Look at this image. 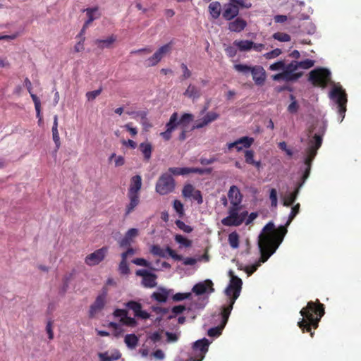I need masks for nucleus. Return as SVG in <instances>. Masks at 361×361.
I'll list each match as a JSON object with an SVG mask.
<instances>
[{
  "label": "nucleus",
  "mask_w": 361,
  "mask_h": 361,
  "mask_svg": "<svg viewBox=\"0 0 361 361\" xmlns=\"http://www.w3.org/2000/svg\"><path fill=\"white\" fill-rule=\"evenodd\" d=\"M288 231L285 226L275 228L272 221L267 223L259 236L260 257L257 264L264 263L276 252Z\"/></svg>",
  "instance_id": "nucleus-1"
},
{
  "label": "nucleus",
  "mask_w": 361,
  "mask_h": 361,
  "mask_svg": "<svg viewBox=\"0 0 361 361\" xmlns=\"http://www.w3.org/2000/svg\"><path fill=\"white\" fill-rule=\"evenodd\" d=\"M314 64V61L312 59L302 61H293L288 64L284 60H280L271 64L269 69L271 71L279 72L271 76L273 80L291 82L298 80L302 75V73L298 71L299 69H308Z\"/></svg>",
  "instance_id": "nucleus-2"
},
{
  "label": "nucleus",
  "mask_w": 361,
  "mask_h": 361,
  "mask_svg": "<svg viewBox=\"0 0 361 361\" xmlns=\"http://www.w3.org/2000/svg\"><path fill=\"white\" fill-rule=\"evenodd\" d=\"M243 281L236 276H231L230 283L225 290V294L228 297V304L221 307V322L216 327L211 328L208 330V336L210 337L219 336L221 334L222 329L226 326L231 312L233 309L235 300L240 294Z\"/></svg>",
  "instance_id": "nucleus-3"
},
{
  "label": "nucleus",
  "mask_w": 361,
  "mask_h": 361,
  "mask_svg": "<svg viewBox=\"0 0 361 361\" xmlns=\"http://www.w3.org/2000/svg\"><path fill=\"white\" fill-rule=\"evenodd\" d=\"M300 313L303 318L298 322V326L303 333L310 332L311 337H313L314 332L312 331V328L318 327L319 322L325 313L324 305L318 299L315 302L310 301Z\"/></svg>",
  "instance_id": "nucleus-4"
},
{
  "label": "nucleus",
  "mask_w": 361,
  "mask_h": 361,
  "mask_svg": "<svg viewBox=\"0 0 361 361\" xmlns=\"http://www.w3.org/2000/svg\"><path fill=\"white\" fill-rule=\"evenodd\" d=\"M322 144V137L320 135L315 134L308 142L307 147L305 150V159L304 164L305 169L302 176L301 177V181L297 183L296 188L294 191L290 192L295 198L297 199L300 190L302 187L305 180L309 178L310 174V170L312 167V163L314 159L317 150L320 148Z\"/></svg>",
  "instance_id": "nucleus-5"
},
{
  "label": "nucleus",
  "mask_w": 361,
  "mask_h": 361,
  "mask_svg": "<svg viewBox=\"0 0 361 361\" xmlns=\"http://www.w3.org/2000/svg\"><path fill=\"white\" fill-rule=\"evenodd\" d=\"M193 118L192 114L185 113L178 118V114L177 112L173 113L170 116L169 122L166 124V130L161 132L160 135L164 140L169 141L171 138L172 132L174 131L178 126H180L182 131L179 134L178 140L180 141H184L187 137L186 128L192 121Z\"/></svg>",
  "instance_id": "nucleus-6"
},
{
  "label": "nucleus",
  "mask_w": 361,
  "mask_h": 361,
  "mask_svg": "<svg viewBox=\"0 0 361 361\" xmlns=\"http://www.w3.org/2000/svg\"><path fill=\"white\" fill-rule=\"evenodd\" d=\"M308 80L314 86L329 88V90H343L339 83L331 80V73L326 68H316L309 73Z\"/></svg>",
  "instance_id": "nucleus-7"
},
{
  "label": "nucleus",
  "mask_w": 361,
  "mask_h": 361,
  "mask_svg": "<svg viewBox=\"0 0 361 361\" xmlns=\"http://www.w3.org/2000/svg\"><path fill=\"white\" fill-rule=\"evenodd\" d=\"M240 209V205L231 204L228 209V216L221 221L223 225L226 226H240L247 216V212H244L239 214Z\"/></svg>",
  "instance_id": "nucleus-8"
},
{
  "label": "nucleus",
  "mask_w": 361,
  "mask_h": 361,
  "mask_svg": "<svg viewBox=\"0 0 361 361\" xmlns=\"http://www.w3.org/2000/svg\"><path fill=\"white\" fill-rule=\"evenodd\" d=\"M176 187V182L173 176L169 173H162L158 178L155 190L161 195L172 192Z\"/></svg>",
  "instance_id": "nucleus-9"
},
{
  "label": "nucleus",
  "mask_w": 361,
  "mask_h": 361,
  "mask_svg": "<svg viewBox=\"0 0 361 361\" xmlns=\"http://www.w3.org/2000/svg\"><path fill=\"white\" fill-rule=\"evenodd\" d=\"M329 98L336 105L337 111L340 117V122L345 118L348 96L346 92H329Z\"/></svg>",
  "instance_id": "nucleus-10"
},
{
  "label": "nucleus",
  "mask_w": 361,
  "mask_h": 361,
  "mask_svg": "<svg viewBox=\"0 0 361 361\" xmlns=\"http://www.w3.org/2000/svg\"><path fill=\"white\" fill-rule=\"evenodd\" d=\"M108 294V289L104 287L100 294L97 295L94 302L90 305L89 310V317L94 318L97 313L101 312L106 303V297Z\"/></svg>",
  "instance_id": "nucleus-11"
},
{
  "label": "nucleus",
  "mask_w": 361,
  "mask_h": 361,
  "mask_svg": "<svg viewBox=\"0 0 361 361\" xmlns=\"http://www.w3.org/2000/svg\"><path fill=\"white\" fill-rule=\"evenodd\" d=\"M108 252L107 247H102L86 256L85 262L88 266H95L104 260Z\"/></svg>",
  "instance_id": "nucleus-12"
},
{
  "label": "nucleus",
  "mask_w": 361,
  "mask_h": 361,
  "mask_svg": "<svg viewBox=\"0 0 361 361\" xmlns=\"http://www.w3.org/2000/svg\"><path fill=\"white\" fill-rule=\"evenodd\" d=\"M182 196L185 198H191L196 201L199 204H201L203 202L201 191L196 190L190 183L185 184L183 186L182 189Z\"/></svg>",
  "instance_id": "nucleus-13"
},
{
  "label": "nucleus",
  "mask_w": 361,
  "mask_h": 361,
  "mask_svg": "<svg viewBox=\"0 0 361 361\" xmlns=\"http://www.w3.org/2000/svg\"><path fill=\"white\" fill-rule=\"evenodd\" d=\"M171 44L170 43L161 46L151 57L147 60V66H154L157 65L165 55L171 51Z\"/></svg>",
  "instance_id": "nucleus-14"
},
{
  "label": "nucleus",
  "mask_w": 361,
  "mask_h": 361,
  "mask_svg": "<svg viewBox=\"0 0 361 361\" xmlns=\"http://www.w3.org/2000/svg\"><path fill=\"white\" fill-rule=\"evenodd\" d=\"M137 276H142V285L145 288H154L157 286V275L146 269H138L135 271Z\"/></svg>",
  "instance_id": "nucleus-15"
},
{
  "label": "nucleus",
  "mask_w": 361,
  "mask_h": 361,
  "mask_svg": "<svg viewBox=\"0 0 361 361\" xmlns=\"http://www.w3.org/2000/svg\"><path fill=\"white\" fill-rule=\"evenodd\" d=\"M150 252L156 256L166 257V252H167L170 257H171L173 259L177 261H180L183 259V257L180 255H178L173 249L170 247H167L166 250L161 249L159 245H154L150 248Z\"/></svg>",
  "instance_id": "nucleus-16"
},
{
  "label": "nucleus",
  "mask_w": 361,
  "mask_h": 361,
  "mask_svg": "<svg viewBox=\"0 0 361 361\" xmlns=\"http://www.w3.org/2000/svg\"><path fill=\"white\" fill-rule=\"evenodd\" d=\"M126 306L134 312V315L136 317L142 319H147L150 317V314L148 312L142 310V305L138 302L130 300L126 304Z\"/></svg>",
  "instance_id": "nucleus-17"
},
{
  "label": "nucleus",
  "mask_w": 361,
  "mask_h": 361,
  "mask_svg": "<svg viewBox=\"0 0 361 361\" xmlns=\"http://www.w3.org/2000/svg\"><path fill=\"white\" fill-rule=\"evenodd\" d=\"M239 13V8L232 0L231 2L224 4L222 9V16L226 20H231L235 18Z\"/></svg>",
  "instance_id": "nucleus-18"
},
{
  "label": "nucleus",
  "mask_w": 361,
  "mask_h": 361,
  "mask_svg": "<svg viewBox=\"0 0 361 361\" xmlns=\"http://www.w3.org/2000/svg\"><path fill=\"white\" fill-rule=\"evenodd\" d=\"M209 341L207 338H202L195 341L193 344V350L198 355L199 358L195 361H202L204 357V354L208 350Z\"/></svg>",
  "instance_id": "nucleus-19"
},
{
  "label": "nucleus",
  "mask_w": 361,
  "mask_h": 361,
  "mask_svg": "<svg viewBox=\"0 0 361 361\" xmlns=\"http://www.w3.org/2000/svg\"><path fill=\"white\" fill-rule=\"evenodd\" d=\"M192 291L197 295H202L207 291L213 293L214 291L213 282L209 279H207L203 282L197 283L193 286Z\"/></svg>",
  "instance_id": "nucleus-20"
},
{
  "label": "nucleus",
  "mask_w": 361,
  "mask_h": 361,
  "mask_svg": "<svg viewBox=\"0 0 361 361\" xmlns=\"http://www.w3.org/2000/svg\"><path fill=\"white\" fill-rule=\"evenodd\" d=\"M254 142V139L250 137H242L233 142L228 144V148L229 149L235 147L238 152L243 149V147L249 148Z\"/></svg>",
  "instance_id": "nucleus-21"
},
{
  "label": "nucleus",
  "mask_w": 361,
  "mask_h": 361,
  "mask_svg": "<svg viewBox=\"0 0 361 361\" xmlns=\"http://www.w3.org/2000/svg\"><path fill=\"white\" fill-rule=\"evenodd\" d=\"M252 79L257 85H263L265 82L267 75L264 68L261 66H252L250 73Z\"/></svg>",
  "instance_id": "nucleus-22"
},
{
  "label": "nucleus",
  "mask_w": 361,
  "mask_h": 361,
  "mask_svg": "<svg viewBox=\"0 0 361 361\" xmlns=\"http://www.w3.org/2000/svg\"><path fill=\"white\" fill-rule=\"evenodd\" d=\"M117 39V37L114 35H111L105 39H97L94 41V44L100 49H110Z\"/></svg>",
  "instance_id": "nucleus-23"
},
{
  "label": "nucleus",
  "mask_w": 361,
  "mask_h": 361,
  "mask_svg": "<svg viewBox=\"0 0 361 361\" xmlns=\"http://www.w3.org/2000/svg\"><path fill=\"white\" fill-rule=\"evenodd\" d=\"M228 197L231 204L235 205H240L243 200V195L238 188L235 185L230 187L228 192Z\"/></svg>",
  "instance_id": "nucleus-24"
},
{
  "label": "nucleus",
  "mask_w": 361,
  "mask_h": 361,
  "mask_svg": "<svg viewBox=\"0 0 361 361\" xmlns=\"http://www.w3.org/2000/svg\"><path fill=\"white\" fill-rule=\"evenodd\" d=\"M219 118L217 113L210 111L208 112L200 121H197L195 125L193 126V129H199L204 127L209 123L216 121Z\"/></svg>",
  "instance_id": "nucleus-25"
},
{
  "label": "nucleus",
  "mask_w": 361,
  "mask_h": 361,
  "mask_svg": "<svg viewBox=\"0 0 361 361\" xmlns=\"http://www.w3.org/2000/svg\"><path fill=\"white\" fill-rule=\"evenodd\" d=\"M142 188V178L140 175L134 176L130 179V184L128 194L140 195L139 192Z\"/></svg>",
  "instance_id": "nucleus-26"
},
{
  "label": "nucleus",
  "mask_w": 361,
  "mask_h": 361,
  "mask_svg": "<svg viewBox=\"0 0 361 361\" xmlns=\"http://www.w3.org/2000/svg\"><path fill=\"white\" fill-rule=\"evenodd\" d=\"M129 203L126 206L125 216H128L140 204V195L128 194Z\"/></svg>",
  "instance_id": "nucleus-27"
},
{
  "label": "nucleus",
  "mask_w": 361,
  "mask_h": 361,
  "mask_svg": "<svg viewBox=\"0 0 361 361\" xmlns=\"http://www.w3.org/2000/svg\"><path fill=\"white\" fill-rule=\"evenodd\" d=\"M247 26V23L241 18H237L228 24V29L231 32H240Z\"/></svg>",
  "instance_id": "nucleus-28"
},
{
  "label": "nucleus",
  "mask_w": 361,
  "mask_h": 361,
  "mask_svg": "<svg viewBox=\"0 0 361 361\" xmlns=\"http://www.w3.org/2000/svg\"><path fill=\"white\" fill-rule=\"evenodd\" d=\"M208 9L209 14L212 17V18L217 19L220 16L221 11V6L219 2L213 1L210 3Z\"/></svg>",
  "instance_id": "nucleus-29"
},
{
  "label": "nucleus",
  "mask_w": 361,
  "mask_h": 361,
  "mask_svg": "<svg viewBox=\"0 0 361 361\" xmlns=\"http://www.w3.org/2000/svg\"><path fill=\"white\" fill-rule=\"evenodd\" d=\"M252 41L250 40H235L233 46L240 51H248L252 50Z\"/></svg>",
  "instance_id": "nucleus-30"
},
{
  "label": "nucleus",
  "mask_w": 361,
  "mask_h": 361,
  "mask_svg": "<svg viewBox=\"0 0 361 361\" xmlns=\"http://www.w3.org/2000/svg\"><path fill=\"white\" fill-rule=\"evenodd\" d=\"M85 11L87 16V20L85 21V26H89L92 21L99 18L100 16V13L97 8H87Z\"/></svg>",
  "instance_id": "nucleus-31"
},
{
  "label": "nucleus",
  "mask_w": 361,
  "mask_h": 361,
  "mask_svg": "<svg viewBox=\"0 0 361 361\" xmlns=\"http://www.w3.org/2000/svg\"><path fill=\"white\" fill-rule=\"evenodd\" d=\"M169 295V290L159 288V291L153 293L152 298L159 302H165Z\"/></svg>",
  "instance_id": "nucleus-32"
},
{
  "label": "nucleus",
  "mask_w": 361,
  "mask_h": 361,
  "mask_svg": "<svg viewBox=\"0 0 361 361\" xmlns=\"http://www.w3.org/2000/svg\"><path fill=\"white\" fill-rule=\"evenodd\" d=\"M140 149L146 161H149L152 156V146L149 142H142L140 145Z\"/></svg>",
  "instance_id": "nucleus-33"
},
{
  "label": "nucleus",
  "mask_w": 361,
  "mask_h": 361,
  "mask_svg": "<svg viewBox=\"0 0 361 361\" xmlns=\"http://www.w3.org/2000/svg\"><path fill=\"white\" fill-rule=\"evenodd\" d=\"M124 341L126 345L130 348H135L138 343V338L134 334H127L125 336Z\"/></svg>",
  "instance_id": "nucleus-34"
},
{
  "label": "nucleus",
  "mask_w": 361,
  "mask_h": 361,
  "mask_svg": "<svg viewBox=\"0 0 361 361\" xmlns=\"http://www.w3.org/2000/svg\"><path fill=\"white\" fill-rule=\"evenodd\" d=\"M252 66H248L247 64H235L234 66V69L245 75H247L251 73Z\"/></svg>",
  "instance_id": "nucleus-35"
},
{
  "label": "nucleus",
  "mask_w": 361,
  "mask_h": 361,
  "mask_svg": "<svg viewBox=\"0 0 361 361\" xmlns=\"http://www.w3.org/2000/svg\"><path fill=\"white\" fill-rule=\"evenodd\" d=\"M30 96H31V97L32 99V101H33V102L35 104V110H36L37 118H39V121L40 122L42 121V115H41V103H40V100L38 98V97L36 94H35L31 93Z\"/></svg>",
  "instance_id": "nucleus-36"
},
{
  "label": "nucleus",
  "mask_w": 361,
  "mask_h": 361,
  "mask_svg": "<svg viewBox=\"0 0 361 361\" xmlns=\"http://www.w3.org/2000/svg\"><path fill=\"white\" fill-rule=\"evenodd\" d=\"M168 171L171 176L187 175L188 174V167H170L168 169Z\"/></svg>",
  "instance_id": "nucleus-37"
},
{
  "label": "nucleus",
  "mask_w": 361,
  "mask_h": 361,
  "mask_svg": "<svg viewBox=\"0 0 361 361\" xmlns=\"http://www.w3.org/2000/svg\"><path fill=\"white\" fill-rule=\"evenodd\" d=\"M118 271L122 275H128L130 274V269L126 258H121L118 265Z\"/></svg>",
  "instance_id": "nucleus-38"
},
{
  "label": "nucleus",
  "mask_w": 361,
  "mask_h": 361,
  "mask_svg": "<svg viewBox=\"0 0 361 361\" xmlns=\"http://www.w3.org/2000/svg\"><path fill=\"white\" fill-rule=\"evenodd\" d=\"M228 243L231 247L238 248L239 246V235L236 232H233L228 235Z\"/></svg>",
  "instance_id": "nucleus-39"
},
{
  "label": "nucleus",
  "mask_w": 361,
  "mask_h": 361,
  "mask_svg": "<svg viewBox=\"0 0 361 361\" xmlns=\"http://www.w3.org/2000/svg\"><path fill=\"white\" fill-rule=\"evenodd\" d=\"M300 207V204L299 203H297L292 207L291 212L288 216V219L286 225L284 226L286 228L291 223V221L294 219V218L296 216V215L299 213Z\"/></svg>",
  "instance_id": "nucleus-40"
},
{
  "label": "nucleus",
  "mask_w": 361,
  "mask_h": 361,
  "mask_svg": "<svg viewBox=\"0 0 361 361\" xmlns=\"http://www.w3.org/2000/svg\"><path fill=\"white\" fill-rule=\"evenodd\" d=\"M132 262L137 266H142L154 270L152 264L144 258H135L132 260Z\"/></svg>",
  "instance_id": "nucleus-41"
},
{
  "label": "nucleus",
  "mask_w": 361,
  "mask_h": 361,
  "mask_svg": "<svg viewBox=\"0 0 361 361\" xmlns=\"http://www.w3.org/2000/svg\"><path fill=\"white\" fill-rule=\"evenodd\" d=\"M173 207L180 217H182L184 215L183 204L180 200H175L173 203Z\"/></svg>",
  "instance_id": "nucleus-42"
},
{
  "label": "nucleus",
  "mask_w": 361,
  "mask_h": 361,
  "mask_svg": "<svg viewBox=\"0 0 361 361\" xmlns=\"http://www.w3.org/2000/svg\"><path fill=\"white\" fill-rule=\"evenodd\" d=\"M176 225L178 228L182 230L183 232L190 233L193 231L192 227H191L189 225L185 224L183 221L181 220H176L175 222Z\"/></svg>",
  "instance_id": "nucleus-43"
},
{
  "label": "nucleus",
  "mask_w": 361,
  "mask_h": 361,
  "mask_svg": "<svg viewBox=\"0 0 361 361\" xmlns=\"http://www.w3.org/2000/svg\"><path fill=\"white\" fill-rule=\"evenodd\" d=\"M175 240L186 247H190L192 245L191 240L187 239L186 238L180 234H177L175 235Z\"/></svg>",
  "instance_id": "nucleus-44"
},
{
  "label": "nucleus",
  "mask_w": 361,
  "mask_h": 361,
  "mask_svg": "<svg viewBox=\"0 0 361 361\" xmlns=\"http://www.w3.org/2000/svg\"><path fill=\"white\" fill-rule=\"evenodd\" d=\"M273 38L279 42H289L290 40V37L289 35L283 32H276L273 35Z\"/></svg>",
  "instance_id": "nucleus-45"
},
{
  "label": "nucleus",
  "mask_w": 361,
  "mask_h": 361,
  "mask_svg": "<svg viewBox=\"0 0 361 361\" xmlns=\"http://www.w3.org/2000/svg\"><path fill=\"white\" fill-rule=\"evenodd\" d=\"M290 99L292 100V102L288 105V111L291 114L296 113L298 110V104L295 100V98L293 94H290Z\"/></svg>",
  "instance_id": "nucleus-46"
},
{
  "label": "nucleus",
  "mask_w": 361,
  "mask_h": 361,
  "mask_svg": "<svg viewBox=\"0 0 361 361\" xmlns=\"http://www.w3.org/2000/svg\"><path fill=\"white\" fill-rule=\"evenodd\" d=\"M180 68L182 70V72H183V74L182 75L180 76V79L183 80H186L188 78H189L191 75H192V73L190 71V70H189V68H188L187 65L184 63H182L180 64Z\"/></svg>",
  "instance_id": "nucleus-47"
},
{
  "label": "nucleus",
  "mask_w": 361,
  "mask_h": 361,
  "mask_svg": "<svg viewBox=\"0 0 361 361\" xmlns=\"http://www.w3.org/2000/svg\"><path fill=\"white\" fill-rule=\"evenodd\" d=\"M212 171V169H200V168H189L188 167V174L189 173H198L200 175L204 173H210Z\"/></svg>",
  "instance_id": "nucleus-48"
},
{
  "label": "nucleus",
  "mask_w": 361,
  "mask_h": 361,
  "mask_svg": "<svg viewBox=\"0 0 361 361\" xmlns=\"http://www.w3.org/2000/svg\"><path fill=\"white\" fill-rule=\"evenodd\" d=\"M281 53H282L281 49L277 48V49H275L269 52L264 54V57L266 59H272L276 58L277 56L281 55Z\"/></svg>",
  "instance_id": "nucleus-49"
},
{
  "label": "nucleus",
  "mask_w": 361,
  "mask_h": 361,
  "mask_svg": "<svg viewBox=\"0 0 361 361\" xmlns=\"http://www.w3.org/2000/svg\"><path fill=\"white\" fill-rule=\"evenodd\" d=\"M99 357L101 361H113L118 360L121 357V354L119 353H116V357H110L106 353H99Z\"/></svg>",
  "instance_id": "nucleus-50"
},
{
  "label": "nucleus",
  "mask_w": 361,
  "mask_h": 361,
  "mask_svg": "<svg viewBox=\"0 0 361 361\" xmlns=\"http://www.w3.org/2000/svg\"><path fill=\"white\" fill-rule=\"evenodd\" d=\"M296 199L295 198V196H293L290 193L286 195L283 200V204L285 207H290L292 204H294Z\"/></svg>",
  "instance_id": "nucleus-51"
},
{
  "label": "nucleus",
  "mask_w": 361,
  "mask_h": 361,
  "mask_svg": "<svg viewBox=\"0 0 361 361\" xmlns=\"http://www.w3.org/2000/svg\"><path fill=\"white\" fill-rule=\"evenodd\" d=\"M269 199L271 200V207H276L278 203L277 191L275 188L270 190Z\"/></svg>",
  "instance_id": "nucleus-52"
},
{
  "label": "nucleus",
  "mask_w": 361,
  "mask_h": 361,
  "mask_svg": "<svg viewBox=\"0 0 361 361\" xmlns=\"http://www.w3.org/2000/svg\"><path fill=\"white\" fill-rule=\"evenodd\" d=\"M120 322L128 326H135L137 324V322L134 318L130 317L128 314L124 317V319H120Z\"/></svg>",
  "instance_id": "nucleus-53"
},
{
  "label": "nucleus",
  "mask_w": 361,
  "mask_h": 361,
  "mask_svg": "<svg viewBox=\"0 0 361 361\" xmlns=\"http://www.w3.org/2000/svg\"><path fill=\"white\" fill-rule=\"evenodd\" d=\"M190 296H191L190 293H178L173 295V300L176 302H178V301L183 300L185 299H188L190 298Z\"/></svg>",
  "instance_id": "nucleus-54"
},
{
  "label": "nucleus",
  "mask_w": 361,
  "mask_h": 361,
  "mask_svg": "<svg viewBox=\"0 0 361 361\" xmlns=\"http://www.w3.org/2000/svg\"><path fill=\"white\" fill-rule=\"evenodd\" d=\"M255 152L253 150H246L245 152V161L247 164L251 165L253 163Z\"/></svg>",
  "instance_id": "nucleus-55"
},
{
  "label": "nucleus",
  "mask_w": 361,
  "mask_h": 361,
  "mask_svg": "<svg viewBox=\"0 0 361 361\" xmlns=\"http://www.w3.org/2000/svg\"><path fill=\"white\" fill-rule=\"evenodd\" d=\"M53 323L54 322L50 319L47 322L46 326V331L48 334V337L50 340H52L54 338Z\"/></svg>",
  "instance_id": "nucleus-56"
},
{
  "label": "nucleus",
  "mask_w": 361,
  "mask_h": 361,
  "mask_svg": "<svg viewBox=\"0 0 361 361\" xmlns=\"http://www.w3.org/2000/svg\"><path fill=\"white\" fill-rule=\"evenodd\" d=\"M232 1L238 7L249 8L252 6L250 2L245 1V0H232Z\"/></svg>",
  "instance_id": "nucleus-57"
},
{
  "label": "nucleus",
  "mask_w": 361,
  "mask_h": 361,
  "mask_svg": "<svg viewBox=\"0 0 361 361\" xmlns=\"http://www.w3.org/2000/svg\"><path fill=\"white\" fill-rule=\"evenodd\" d=\"M113 314L114 317H120V319H124V317H126L128 314V312L127 310L123 309H116L114 310Z\"/></svg>",
  "instance_id": "nucleus-58"
},
{
  "label": "nucleus",
  "mask_w": 361,
  "mask_h": 361,
  "mask_svg": "<svg viewBox=\"0 0 361 361\" xmlns=\"http://www.w3.org/2000/svg\"><path fill=\"white\" fill-rule=\"evenodd\" d=\"M153 311L157 314H161L163 316L169 312V309L162 307H153Z\"/></svg>",
  "instance_id": "nucleus-59"
},
{
  "label": "nucleus",
  "mask_w": 361,
  "mask_h": 361,
  "mask_svg": "<svg viewBox=\"0 0 361 361\" xmlns=\"http://www.w3.org/2000/svg\"><path fill=\"white\" fill-rule=\"evenodd\" d=\"M259 264H252V265H250V266H247L245 268V271L246 273L248 274V276L252 274L254 272H255L258 268V267H259Z\"/></svg>",
  "instance_id": "nucleus-60"
},
{
  "label": "nucleus",
  "mask_w": 361,
  "mask_h": 361,
  "mask_svg": "<svg viewBox=\"0 0 361 361\" xmlns=\"http://www.w3.org/2000/svg\"><path fill=\"white\" fill-rule=\"evenodd\" d=\"M84 41H85V37H82L75 45L74 50H75V52H80V51H82L84 49Z\"/></svg>",
  "instance_id": "nucleus-61"
},
{
  "label": "nucleus",
  "mask_w": 361,
  "mask_h": 361,
  "mask_svg": "<svg viewBox=\"0 0 361 361\" xmlns=\"http://www.w3.org/2000/svg\"><path fill=\"white\" fill-rule=\"evenodd\" d=\"M265 48V45L264 44H261V43H255L252 42V49L257 51V52H261Z\"/></svg>",
  "instance_id": "nucleus-62"
},
{
  "label": "nucleus",
  "mask_w": 361,
  "mask_h": 361,
  "mask_svg": "<svg viewBox=\"0 0 361 361\" xmlns=\"http://www.w3.org/2000/svg\"><path fill=\"white\" fill-rule=\"evenodd\" d=\"M137 233H138L137 229L130 228L126 232L125 235L131 240V239L133 238L137 235Z\"/></svg>",
  "instance_id": "nucleus-63"
},
{
  "label": "nucleus",
  "mask_w": 361,
  "mask_h": 361,
  "mask_svg": "<svg viewBox=\"0 0 361 361\" xmlns=\"http://www.w3.org/2000/svg\"><path fill=\"white\" fill-rule=\"evenodd\" d=\"M226 53L229 57H233L236 55L237 51L235 47H228L226 49Z\"/></svg>",
  "instance_id": "nucleus-64"
}]
</instances>
